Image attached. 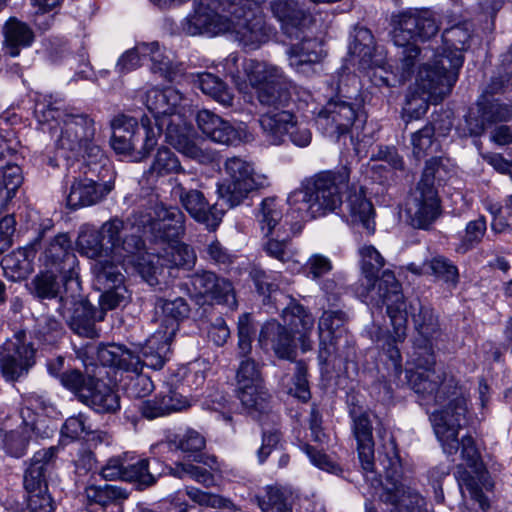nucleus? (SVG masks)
Masks as SVG:
<instances>
[{
    "label": "nucleus",
    "instance_id": "15",
    "mask_svg": "<svg viewBox=\"0 0 512 512\" xmlns=\"http://www.w3.org/2000/svg\"><path fill=\"white\" fill-rule=\"evenodd\" d=\"M318 129L335 140L351 133L354 126L363 123L362 115L356 106L342 100L329 101L315 119Z\"/></svg>",
    "mask_w": 512,
    "mask_h": 512
},
{
    "label": "nucleus",
    "instance_id": "41",
    "mask_svg": "<svg viewBox=\"0 0 512 512\" xmlns=\"http://www.w3.org/2000/svg\"><path fill=\"white\" fill-rule=\"evenodd\" d=\"M270 9L273 16L282 24L284 32L292 37V29L298 27L304 21L306 14L295 0H272Z\"/></svg>",
    "mask_w": 512,
    "mask_h": 512
},
{
    "label": "nucleus",
    "instance_id": "8",
    "mask_svg": "<svg viewBox=\"0 0 512 512\" xmlns=\"http://www.w3.org/2000/svg\"><path fill=\"white\" fill-rule=\"evenodd\" d=\"M455 74L445 75L429 64L420 67L414 88L410 89L403 107L406 122L420 119L429 103H438L447 96L455 84Z\"/></svg>",
    "mask_w": 512,
    "mask_h": 512
},
{
    "label": "nucleus",
    "instance_id": "17",
    "mask_svg": "<svg viewBox=\"0 0 512 512\" xmlns=\"http://www.w3.org/2000/svg\"><path fill=\"white\" fill-rule=\"evenodd\" d=\"M196 262L194 250L187 244L168 242L162 253L155 255L146 264H140V273L151 286L160 283L158 276H164L165 269H190Z\"/></svg>",
    "mask_w": 512,
    "mask_h": 512
},
{
    "label": "nucleus",
    "instance_id": "23",
    "mask_svg": "<svg viewBox=\"0 0 512 512\" xmlns=\"http://www.w3.org/2000/svg\"><path fill=\"white\" fill-rule=\"evenodd\" d=\"M155 237L165 242L179 240L185 233V215L177 206L157 203L147 221Z\"/></svg>",
    "mask_w": 512,
    "mask_h": 512
},
{
    "label": "nucleus",
    "instance_id": "45",
    "mask_svg": "<svg viewBox=\"0 0 512 512\" xmlns=\"http://www.w3.org/2000/svg\"><path fill=\"white\" fill-rule=\"evenodd\" d=\"M155 305L156 308L161 310L165 322H169L165 329H171L175 325L177 331L179 323L188 318L190 314V306L183 297H175L174 299L158 297Z\"/></svg>",
    "mask_w": 512,
    "mask_h": 512
},
{
    "label": "nucleus",
    "instance_id": "9",
    "mask_svg": "<svg viewBox=\"0 0 512 512\" xmlns=\"http://www.w3.org/2000/svg\"><path fill=\"white\" fill-rule=\"evenodd\" d=\"M143 143L140 150L142 157H147L158 143V137L165 133L166 141L184 156L202 161L205 158L203 150L190 139L192 126L187 125L180 115L173 113L157 119L156 130L151 126L147 116L142 117Z\"/></svg>",
    "mask_w": 512,
    "mask_h": 512
},
{
    "label": "nucleus",
    "instance_id": "39",
    "mask_svg": "<svg viewBox=\"0 0 512 512\" xmlns=\"http://www.w3.org/2000/svg\"><path fill=\"white\" fill-rule=\"evenodd\" d=\"M237 397L246 412L253 417H260L270 411L271 395L264 385L238 387Z\"/></svg>",
    "mask_w": 512,
    "mask_h": 512
},
{
    "label": "nucleus",
    "instance_id": "62",
    "mask_svg": "<svg viewBox=\"0 0 512 512\" xmlns=\"http://www.w3.org/2000/svg\"><path fill=\"white\" fill-rule=\"evenodd\" d=\"M64 334L63 326L53 316H42L37 320L35 336L46 344H55Z\"/></svg>",
    "mask_w": 512,
    "mask_h": 512
},
{
    "label": "nucleus",
    "instance_id": "64",
    "mask_svg": "<svg viewBox=\"0 0 512 512\" xmlns=\"http://www.w3.org/2000/svg\"><path fill=\"white\" fill-rule=\"evenodd\" d=\"M483 478V474H481L480 478H477L465 469L458 470L457 480L461 490L465 488L470 497L479 503L481 509L487 510L490 505L479 485V481Z\"/></svg>",
    "mask_w": 512,
    "mask_h": 512
},
{
    "label": "nucleus",
    "instance_id": "25",
    "mask_svg": "<svg viewBox=\"0 0 512 512\" xmlns=\"http://www.w3.org/2000/svg\"><path fill=\"white\" fill-rule=\"evenodd\" d=\"M289 65L299 74L312 76L320 72L325 56L322 44L316 38H303L287 51Z\"/></svg>",
    "mask_w": 512,
    "mask_h": 512
},
{
    "label": "nucleus",
    "instance_id": "26",
    "mask_svg": "<svg viewBox=\"0 0 512 512\" xmlns=\"http://www.w3.org/2000/svg\"><path fill=\"white\" fill-rule=\"evenodd\" d=\"M258 343L262 349L273 350L279 359L294 360L296 356L294 335L277 320L272 319L262 325Z\"/></svg>",
    "mask_w": 512,
    "mask_h": 512
},
{
    "label": "nucleus",
    "instance_id": "2",
    "mask_svg": "<svg viewBox=\"0 0 512 512\" xmlns=\"http://www.w3.org/2000/svg\"><path fill=\"white\" fill-rule=\"evenodd\" d=\"M35 115L41 123H56L50 129L60 156L67 160L82 156L91 172L102 174L107 170L108 159L96 144L95 120L91 115L74 107H65L61 99L52 96L36 102Z\"/></svg>",
    "mask_w": 512,
    "mask_h": 512
},
{
    "label": "nucleus",
    "instance_id": "35",
    "mask_svg": "<svg viewBox=\"0 0 512 512\" xmlns=\"http://www.w3.org/2000/svg\"><path fill=\"white\" fill-rule=\"evenodd\" d=\"M346 205L351 221L361 224L369 235L373 234L375 231L374 208L362 187L358 191L349 192Z\"/></svg>",
    "mask_w": 512,
    "mask_h": 512
},
{
    "label": "nucleus",
    "instance_id": "43",
    "mask_svg": "<svg viewBox=\"0 0 512 512\" xmlns=\"http://www.w3.org/2000/svg\"><path fill=\"white\" fill-rule=\"evenodd\" d=\"M243 69L249 83L256 88V91H258L259 86H264L284 77L278 67L254 59H246L243 62Z\"/></svg>",
    "mask_w": 512,
    "mask_h": 512
},
{
    "label": "nucleus",
    "instance_id": "13",
    "mask_svg": "<svg viewBox=\"0 0 512 512\" xmlns=\"http://www.w3.org/2000/svg\"><path fill=\"white\" fill-rule=\"evenodd\" d=\"M171 182V197L177 199L195 221L205 224L210 230H215L222 221L224 212L216 205H211L204 193L194 188L196 179L175 177Z\"/></svg>",
    "mask_w": 512,
    "mask_h": 512
},
{
    "label": "nucleus",
    "instance_id": "3",
    "mask_svg": "<svg viewBox=\"0 0 512 512\" xmlns=\"http://www.w3.org/2000/svg\"><path fill=\"white\" fill-rule=\"evenodd\" d=\"M359 254L361 271L365 280L363 285L366 289V293L361 292V296L368 297L369 292L374 290L377 285L376 303L386 306V314L393 328L391 334L383 336L381 347L397 376L402 372V356L398 344L403 343L406 339L407 312L402 286L390 270L383 271L381 277H378L380 270L385 265V259L374 246L361 247Z\"/></svg>",
    "mask_w": 512,
    "mask_h": 512
},
{
    "label": "nucleus",
    "instance_id": "38",
    "mask_svg": "<svg viewBox=\"0 0 512 512\" xmlns=\"http://www.w3.org/2000/svg\"><path fill=\"white\" fill-rule=\"evenodd\" d=\"M81 403L98 413H114L120 408V398L107 384L96 378Z\"/></svg>",
    "mask_w": 512,
    "mask_h": 512
},
{
    "label": "nucleus",
    "instance_id": "40",
    "mask_svg": "<svg viewBox=\"0 0 512 512\" xmlns=\"http://www.w3.org/2000/svg\"><path fill=\"white\" fill-rule=\"evenodd\" d=\"M7 53L16 57L21 48L30 46L34 41L32 29L24 22L16 18H10L3 28Z\"/></svg>",
    "mask_w": 512,
    "mask_h": 512
},
{
    "label": "nucleus",
    "instance_id": "14",
    "mask_svg": "<svg viewBox=\"0 0 512 512\" xmlns=\"http://www.w3.org/2000/svg\"><path fill=\"white\" fill-rule=\"evenodd\" d=\"M473 33V23L467 20L446 28L442 33L444 52L431 66L440 69L445 75L455 74L457 81L459 70L464 63L463 52L470 48Z\"/></svg>",
    "mask_w": 512,
    "mask_h": 512
},
{
    "label": "nucleus",
    "instance_id": "57",
    "mask_svg": "<svg viewBox=\"0 0 512 512\" xmlns=\"http://www.w3.org/2000/svg\"><path fill=\"white\" fill-rule=\"evenodd\" d=\"M55 271L48 269L40 273L32 280L34 292L41 299H52L64 295L61 286L55 275Z\"/></svg>",
    "mask_w": 512,
    "mask_h": 512
},
{
    "label": "nucleus",
    "instance_id": "32",
    "mask_svg": "<svg viewBox=\"0 0 512 512\" xmlns=\"http://www.w3.org/2000/svg\"><path fill=\"white\" fill-rule=\"evenodd\" d=\"M257 222L262 235H280L285 230H293L294 228L288 221V216L284 218L282 207L274 197L263 199L257 214Z\"/></svg>",
    "mask_w": 512,
    "mask_h": 512
},
{
    "label": "nucleus",
    "instance_id": "29",
    "mask_svg": "<svg viewBox=\"0 0 512 512\" xmlns=\"http://www.w3.org/2000/svg\"><path fill=\"white\" fill-rule=\"evenodd\" d=\"M176 334L175 325L171 329L159 328L145 342L141 349L143 367L160 370L169 359L171 343Z\"/></svg>",
    "mask_w": 512,
    "mask_h": 512
},
{
    "label": "nucleus",
    "instance_id": "61",
    "mask_svg": "<svg viewBox=\"0 0 512 512\" xmlns=\"http://www.w3.org/2000/svg\"><path fill=\"white\" fill-rule=\"evenodd\" d=\"M237 388L251 385H264L261 365L254 359L247 357L241 360L236 373Z\"/></svg>",
    "mask_w": 512,
    "mask_h": 512
},
{
    "label": "nucleus",
    "instance_id": "47",
    "mask_svg": "<svg viewBox=\"0 0 512 512\" xmlns=\"http://www.w3.org/2000/svg\"><path fill=\"white\" fill-rule=\"evenodd\" d=\"M292 232L293 230H285L280 235H263L266 240L262 244V249L266 255L282 263L288 262L292 258L290 249Z\"/></svg>",
    "mask_w": 512,
    "mask_h": 512
},
{
    "label": "nucleus",
    "instance_id": "36",
    "mask_svg": "<svg viewBox=\"0 0 512 512\" xmlns=\"http://www.w3.org/2000/svg\"><path fill=\"white\" fill-rule=\"evenodd\" d=\"M170 174H177L180 178L189 176L185 173L176 154L167 147H161L157 150L149 169L144 172V177L148 182L154 183L160 177Z\"/></svg>",
    "mask_w": 512,
    "mask_h": 512
},
{
    "label": "nucleus",
    "instance_id": "51",
    "mask_svg": "<svg viewBox=\"0 0 512 512\" xmlns=\"http://www.w3.org/2000/svg\"><path fill=\"white\" fill-rule=\"evenodd\" d=\"M124 481L135 483L139 489L153 486L157 476L150 468V461L146 458L125 465Z\"/></svg>",
    "mask_w": 512,
    "mask_h": 512
},
{
    "label": "nucleus",
    "instance_id": "22",
    "mask_svg": "<svg viewBox=\"0 0 512 512\" xmlns=\"http://www.w3.org/2000/svg\"><path fill=\"white\" fill-rule=\"evenodd\" d=\"M111 128L113 130L111 146L117 154L130 155L133 151H137L140 155L139 159L144 158L140 153L144 138L142 122L139 126L134 117L120 114L111 121Z\"/></svg>",
    "mask_w": 512,
    "mask_h": 512
},
{
    "label": "nucleus",
    "instance_id": "33",
    "mask_svg": "<svg viewBox=\"0 0 512 512\" xmlns=\"http://www.w3.org/2000/svg\"><path fill=\"white\" fill-rule=\"evenodd\" d=\"M182 99V94L174 88H152L143 97L145 106L153 114L155 124L158 118L172 115Z\"/></svg>",
    "mask_w": 512,
    "mask_h": 512
},
{
    "label": "nucleus",
    "instance_id": "46",
    "mask_svg": "<svg viewBox=\"0 0 512 512\" xmlns=\"http://www.w3.org/2000/svg\"><path fill=\"white\" fill-rule=\"evenodd\" d=\"M106 237L102 233V227L100 230L93 228L83 229L78 236L77 245L79 252L91 259H101L107 256L109 248H105L103 245V239Z\"/></svg>",
    "mask_w": 512,
    "mask_h": 512
},
{
    "label": "nucleus",
    "instance_id": "30",
    "mask_svg": "<svg viewBox=\"0 0 512 512\" xmlns=\"http://www.w3.org/2000/svg\"><path fill=\"white\" fill-rule=\"evenodd\" d=\"M96 358L103 366L115 367L127 372L143 369L141 357L124 345L110 344L95 349Z\"/></svg>",
    "mask_w": 512,
    "mask_h": 512
},
{
    "label": "nucleus",
    "instance_id": "59",
    "mask_svg": "<svg viewBox=\"0 0 512 512\" xmlns=\"http://www.w3.org/2000/svg\"><path fill=\"white\" fill-rule=\"evenodd\" d=\"M256 501L262 512H293L284 493L277 487H268Z\"/></svg>",
    "mask_w": 512,
    "mask_h": 512
},
{
    "label": "nucleus",
    "instance_id": "4",
    "mask_svg": "<svg viewBox=\"0 0 512 512\" xmlns=\"http://www.w3.org/2000/svg\"><path fill=\"white\" fill-rule=\"evenodd\" d=\"M225 12L229 16L214 11H199L192 16L190 22L200 34L216 35L231 31L235 40L247 51L256 50L269 41L272 29L258 9L238 5Z\"/></svg>",
    "mask_w": 512,
    "mask_h": 512
},
{
    "label": "nucleus",
    "instance_id": "19",
    "mask_svg": "<svg viewBox=\"0 0 512 512\" xmlns=\"http://www.w3.org/2000/svg\"><path fill=\"white\" fill-rule=\"evenodd\" d=\"M352 432L357 441L358 457L366 482L373 486H381V471H378L374 462V441L372 423L366 412L351 411Z\"/></svg>",
    "mask_w": 512,
    "mask_h": 512
},
{
    "label": "nucleus",
    "instance_id": "37",
    "mask_svg": "<svg viewBox=\"0 0 512 512\" xmlns=\"http://www.w3.org/2000/svg\"><path fill=\"white\" fill-rule=\"evenodd\" d=\"M35 255L34 246L18 248L7 254L1 260L5 275L12 280L25 279L33 271Z\"/></svg>",
    "mask_w": 512,
    "mask_h": 512
},
{
    "label": "nucleus",
    "instance_id": "56",
    "mask_svg": "<svg viewBox=\"0 0 512 512\" xmlns=\"http://www.w3.org/2000/svg\"><path fill=\"white\" fill-rule=\"evenodd\" d=\"M486 229V220L483 216L468 222L464 234L461 236L460 242L455 249L456 252L465 254L477 246L482 241Z\"/></svg>",
    "mask_w": 512,
    "mask_h": 512
},
{
    "label": "nucleus",
    "instance_id": "1",
    "mask_svg": "<svg viewBox=\"0 0 512 512\" xmlns=\"http://www.w3.org/2000/svg\"><path fill=\"white\" fill-rule=\"evenodd\" d=\"M424 354L415 359V368L406 371V378L411 389L423 399L439 405L446 403L444 409L431 413L430 421L444 453L454 456L459 446L457 430L467 423V400L459 392L456 379L435 368L433 350L429 347Z\"/></svg>",
    "mask_w": 512,
    "mask_h": 512
},
{
    "label": "nucleus",
    "instance_id": "24",
    "mask_svg": "<svg viewBox=\"0 0 512 512\" xmlns=\"http://www.w3.org/2000/svg\"><path fill=\"white\" fill-rule=\"evenodd\" d=\"M165 442L170 450L181 451L188 457H193L194 461L203 463L210 469L217 466V458L214 455L202 454L206 447V438L193 428L169 432L165 437Z\"/></svg>",
    "mask_w": 512,
    "mask_h": 512
},
{
    "label": "nucleus",
    "instance_id": "27",
    "mask_svg": "<svg viewBox=\"0 0 512 512\" xmlns=\"http://www.w3.org/2000/svg\"><path fill=\"white\" fill-rule=\"evenodd\" d=\"M196 123L201 132L214 142L235 145L241 140L237 128L210 110H200L196 115Z\"/></svg>",
    "mask_w": 512,
    "mask_h": 512
},
{
    "label": "nucleus",
    "instance_id": "50",
    "mask_svg": "<svg viewBox=\"0 0 512 512\" xmlns=\"http://www.w3.org/2000/svg\"><path fill=\"white\" fill-rule=\"evenodd\" d=\"M283 319L294 333H311L314 328V317L301 304L293 302L283 311Z\"/></svg>",
    "mask_w": 512,
    "mask_h": 512
},
{
    "label": "nucleus",
    "instance_id": "11",
    "mask_svg": "<svg viewBox=\"0 0 512 512\" xmlns=\"http://www.w3.org/2000/svg\"><path fill=\"white\" fill-rule=\"evenodd\" d=\"M77 289L75 286L64 287L57 311L75 334L89 339L98 338L100 334L96 323L104 320L105 312L83 298Z\"/></svg>",
    "mask_w": 512,
    "mask_h": 512
},
{
    "label": "nucleus",
    "instance_id": "28",
    "mask_svg": "<svg viewBox=\"0 0 512 512\" xmlns=\"http://www.w3.org/2000/svg\"><path fill=\"white\" fill-rule=\"evenodd\" d=\"M405 310L407 315L411 317L415 331L423 338L424 344L422 348L424 352L429 351V347L432 349L431 339L440 332L438 315L430 305L423 304L419 299L410 301L409 310L405 303ZM407 318L408 316H406ZM405 333L407 334V329Z\"/></svg>",
    "mask_w": 512,
    "mask_h": 512
},
{
    "label": "nucleus",
    "instance_id": "42",
    "mask_svg": "<svg viewBox=\"0 0 512 512\" xmlns=\"http://www.w3.org/2000/svg\"><path fill=\"white\" fill-rule=\"evenodd\" d=\"M256 92L260 104L273 110L284 109L291 99L289 83L285 76L264 86H259Z\"/></svg>",
    "mask_w": 512,
    "mask_h": 512
},
{
    "label": "nucleus",
    "instance_id": "49",
    "mask_svg": "<svg viewBox=\"0 0 512 512\" xmlns=\"http://www.w3.org/2000/svg\"><path fill=\"white\" fill-rule=\"evenodd\" d=\"M195 83L204 94L211 96L223 105L229 106L232 104L233 97L227 90L225 83L214 74L208 72L198 74Z\"/></svg>",
    "mask_w": 512,
    "mask_h": 512
},
{
    "label": "nucleus",
    "instance_id": "6",
    "mask_svg": "<svg viewBox=\"0 0 512 512\" xmlns=\"http://www.w3.org/2000/svg\"><path fill=\"white\" fill-rule=\"evenodd\" d=\"M379 452V465L385 476V483L371 488L378 494L379 500L389 506V512H425L426 501L415 489L401 483L402 465L393 436H389L382 444Z\"/></svg>",
    "mask_w": 512,
    "mask_h": 512
},
{
    "label": "nucleus",
    "instance_id": "34",
    "mask_svg": "<svg viewBox=\"0 0 512 512\" xmlns=\"http://www.w3.org/2000/svg\"><path fill=\"white\" fill-rule=\"evenodd\" d=\"M294 115L284 109L272 110L259 118V124L267 139L273 145L281 144L290 131Z\"/></svg>",
    "mask_w": 512,
    "mask_h": 512
},
{
    "label": "nucleus",
    "instance_id": "52",
    "mask_svg": "<svg viewBox=\"0 0 512 512\" xmlns=\"http://www.w3.org/2000/svg\"><path fill=\"white\" fill-rule=\"evenodd\" d=\"M96 377L84 374L78 369H69L62 375L60 383L62 386L70 391L79 402H82V395L86 396Z\"/></svg>",
    "mask_w": 512,
    "mask_h": 512
},
{
    "label": "nucleus",
    "instance_id": "60",
    "mask_svg": "<svg viewBox=\"0 0 512 512\" xmlns=\"http://www.w3.org/2000/svg\"><path fill=\"white\" fill-rule=\"evenodd\" d=\"M435 143V127L427 123L411 135L412 153L417 160L426 157Z\"/></svg>",
    "mask_w": 512,
    "mask_h": 512
},
{
    "label": "nucleus",
    "instance_id": "18",
    "mask_svg": "<svg viewBox=\"0 0 512 512\" xmlns=\"http://www.w3.org/2000/svg\"><path fill=\"white\" fill-rule=\"evenodd\" d=\"M102 233L110 246V251L118 261L139 255L145 247L140 227L129 220L111 218L102 224Z\"/></svg>",
    "mask_w": 512,
    "mask_h": 512
},
{
    "label": "nucleus",
    "instance_id": "53",
    "mask_svg": "<svg viewBox=\"0 0 512 512\" xmlns=\"http://www.w3.org/2000/svg\"><path fill=\"white\" fill-rule=\"evenodd\" d=\"M91 269L99 288L115 287V284L124 282V276L119 267L108 259L96 260Z\"/></svg>",
    "mask_w": 512,
    "mask_h": 512
},
{
    "label": "nucleus",
    "instance_id": "63",
    "mask_svg": "<svg viewBox=\"0 0 512 512\" xmlns=\"http://www.w3.org/2000/svg\"><path fill=\"white\" fill-rule=\"evenodd\" d=\"M153 46L148 43H140L134 48L127 50L121 55L116 64V69L120 74H125L135 70L141 65V62L147 58V53Z\"/></svg>",
    "mask_w": 512,
    "mask_h": 512
},
{
    "label": "nucleus",
    "instance_id": "16",
    "mask_svg": "<svg viewBox=\"0 0 512 512\" xmlns=\"http://www.w3.org/2000/svg\"><path fill=\"white\" fill-rule=\"evenodd\" d=\"M107 170L99 174L98 171L91 172L85 161L84 177L75 178L67 196V204L72 209L87 207L101 202L113 189L114 182L104 179L111 173L109 161Z\"/></svg>",
    "mask_w": 512,
    "mask_h": 512
},
{
    "label": "nucleus",
    "instance_id": "12",
    "mask_svg": "<svg viewBox=\"0 0 512 512\" xmlns=\"http://www.w3.org/2000/svg\"><path fill=\"white\" fill-rule=\"evenodd\" d=\"M224 171L226 177L218 183L217 193L229 208L238 206L250 192L263 186V180L255 177L252 164L240 157L228 158Z\"/></svg>",
    "mask_w": 512,
    "mask_h": 512
},
{
    "label": "nucleus",
    "instance_id": "54",
    "mask_svg": "<svg viewBox=\"0 0 512 512\" xmlns=\"http://www.w3.org/2000/svg\"><path fill=\"white\" fill-rule=\"evenodd\" d=\"M212 283L211 291L207 293L206 298L216 304L226 305L232 310L236 309L238 302L232 282L216 274Z\"/></svg>",
    "mask_w": 512,
    "mask_h": 512
},
{
    "label": "nucleus",
    "instance_id": "48",
    "mask_svg": "<svg viewBox=\"0 0 512 512\" xmlns=\"http://www.w3.org/2000/svg\"><path fill=\"white\" fill-rule=\"evenodd\" d=\"M426 269L429 276H433L447 284L456 286L459 282L457 266L443 255H436L426 259Z\"/></svg>",
    "mask_w": 512,
    "mask_h": 512
},
{
    "label": "nucleus",
    "instance_id": "21",
    "mask_svg": "<svg viewBox=\"0 0 512 512\" xmlns=\"http://www.w3.org/2000/svg\"><path fill=\"white\" fill-rule=\"evenodd\" d=\"M44 264L47 269H52L62 275L64 287L79 288V282L74 278L78 261L67 234H58L50 241L44 251Z\"/></svg>",
    "mask_w": 512,
    "mask_h": 512
},
{
    "label": "nucleus",
    "instance_id": "55",
    "mask_svg": "<svg viewBox=\"0 0 512 512\" xmlns=\"http://www.w3.org/2000/svg\"><path fill=\"white\" fill-rule=\"evenodd\" d=\"M6 352H0V368L3 377L7 381H15L24 374H27L28 370L35 364L27 362V356H24V360H18L11 356V353H15L14 348H7Z\"/></svg>",
    "mask_w": 512,
    "mask_h": 512
},
{
    "label": "nucleus",
    "instance_id": "20",
    "mask_svg": "<svg viewBox=\"0 0 512 512\" xmlns=\"http://www.w3.org/2000/svg\"><path fill=\"white\" fill-rule=\"evenodd\" d=\"M440 212V200L435 187L419 181L406 204L410 224L414 228L428 229Z\"/></svg>",
    "mask_w": 512,
    "mask_h": 512
},
{
    "label": "nucleus",
    "instance_id": "7",
    "mask_svg": "<svg viewBox=\"0 0 512 512\" xmlns=\"http://www.w3.org/2000/svg\"><path fill=\"white\" fill-rule=\"evenodd\" d=\"M393 24L392 40L402 48L398 69L399 82L403 83L411 78L421 53L416 41H426L436 36L440 25L429 11L402 12L393 17Z\"/></svg>",
    "mask_w": 512,
    "mask_h": 512
},
{
    "label": "nucleus",
    "instance_id": "44",
    "mask_svg": "<svg viewBox=\"0 0 512 512\" xmlns=\"http://www.w3.org/2000/svg\"><path fill=\"white\" fill-rule=\"evenodd\" d=\"M148 46H153L147 53V58L151 61V71L159 74L165 80L173 82L182 77V65L173 63L168 56L160 49L158 42L148 43Z\"/></svg>",
    "mask_w": 512,
    "mask_h": 512
},
{
    "label": "nucleus",
    "instance_id": "10",
    "mask_svg": "<svg viewBox=\"0 0 512 512\" xmlns=\"http://www.w3.org/2000/svg\"><path fill=\"white\" fill-rule=\"evenodd\" d=\"M57 446L43 448L34 453L23 475V486L28 494L29 512H54L53 500L47 493V472L55 465Z\"/></svg>",
    "mask_w": 512,
    "mask_h": 512
},
{
    "label": "nucleus",
    "instance_id": "5",
    "mask_svg": "<svg viewBox=\"0 0 512 512\" xmlns=\"http://www.w3.org/2000/svg\"><path fill=\"white\" fill-rule=\"evenodd\" d=\"M350 169L321 171L306 178L291 192L288 203L304 219H316L334 212L342 204V190L348 186Z\"/></svg>",
    "mask_w": 512,
    "mask_h": 512
},
{
    "label": "nucleus",
    "instance_id": "31",
    "mask_svg": "<svg viewBox=\"0 0 512 512\" xmlns=\"http://www.w3.org/2000/svg\"><path fill=\"white\" fill-rule=\"evenodd\" d=\"M83 497L84 503L89 509L94 506L107 508L109 506L122 505L128 499L129 493L126 489L116 485H98L93 477H90L84 488Z\"/></svg>",
    "mask_w": 512,
    "mask_h": 512
},
{
    "label": "nucleus",
    "instance_id": "58",
    "mask_svg": "<svg viewBox=\"0 0 512 512\" xmlns=\"http://www.w3.org/2000/svg\"><path fill=\"white\" fill-rule=\"evenodd\" d=\"M453 172V164L446 157H432L426 161L423 175L420 181L434 186V181H445Z\"/></svg>",
    "mask_w": 512,
    "mask_h": 512
}]
</instances>
